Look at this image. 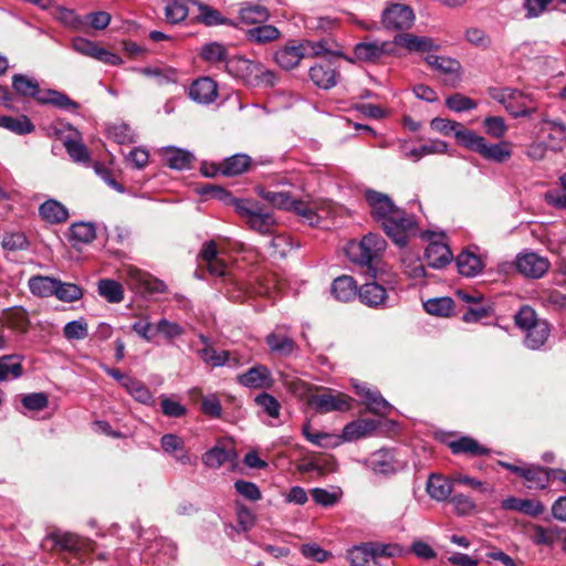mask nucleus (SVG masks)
Here are the masks:
<instances>
[{"mask_svg":"<svg viewBox=\"0 0 566 566\" xmlns=\"http://www.w3.org/2000/svg\"><path fill=\"white\" fill-rule=\"evenodd\" d=\"M65 149L69 156L75 163H87L90 160V153L87 147L80 140L66 138L64 140Z\"/></svg>","mask_w":566,"mask_h":566,"instance_id":"680f3d73","label":"nucleus"},{"mask_svg":"<svg viewBox=\"0 0 566 566\" xmlns=\"http://www.w3.org/2000/svg\"><path fill=\"white\" fill-rule=\"evenodd\" d=\"M453 305L454 302L451 297L431 298L423 304L429 314L437 316H449Z\"/></svg>","mask_w":566,"mask_h":566,"instance_id":"603ef678","label":"nucleus"},{"mask_svg":"<svg viewBox=\"0 0 566 566\" xmlns=\"http://www.w3.org/2000/svg\"><path fill=\"white\" fill-rule=\"evenodd\" d=\"M308 55V45H285L275 53L276 63L285 70L298 65L301 60Z\"/></svg>","mask_w":566,"mask_h":566,"instance_id":"f3484780","label":"nucleus"},{"mask_svg":"<svg viewBox=\"0 0 566 566\" xmlns=\"http://www.w3.org/2000/svg\"><path fill=\"white\" fill-rule=\"evenodd\" d=\"M424 60L430 67L449 75L451 77L452 85H455L461 81L462 66L458 60L436 54H428Z\"/></svg>","mask_w":566,"mask_h":566,"instance_id":"2eb2a0df","label":"nucleus"},{"mask_svg":"<svg viewBox=\"0 0 566 566\" xmlns=\"http://www.w3.org/2000/svg\"><path fill=\"white\" fill-rule=\"evenodd\" d=\"M427 492L430 497L444 501L452 492V481L439 474H431L427 482Z\"/></svg>","mask_w":566,"mask_h":566,"instance_id":"473e14b6","label":"nucleus"},{"mask_svg":"<svg viewBox=\"0 0 566 566\" xmlns=\"http://www.w3.org/2000/svg\"><path fill=\"white\" fill-rule=\"evenodd\" d=\"M40 216L50 223H62L67 220V209L56 200L50 199L39 208Z\"/></svg>","mask_w":566,"mask_h":566,"instance_id":"f704fd0d","label":"nucleus"},{"mask_svg":"<svg viewBox=\"0 0 566 566\" xmlns=\"http://www.w3.org/2000/svg\"><path fill=\"white\" fill-rule=\"evenodd\" d=\"M452 453H467L470 455H483L488 454L490 450L481 446L476 440L470 437H462L449 444Z\"/></svg>","mask_w":566,"mask_h":566,"instance_id":"58836bf2","label":"nucleus"},{"mask_svg":"<svg viewBox=\"0 0 566 566\" xmlns=\"http://www.w3.org/2000/svg\"><path fill=\"white\" fill-rule=\"evenodd\" d=\"M502 507L510 511H516L530 516H537L544 512V505L539 501L509 497L503 500Z\"/></svg>","mask_w":566,"mask_h":566,"instance_id":"c85d7f7f","label":"nucleus"},{"mask_svg":"<svg viewBox=\"0 0 566 566\" xmlns=\"http://www.w3.org/2000/svg\"><path fill=\"white\" fill-rule=\"evenodd\" d=\"M258 193L264 200L269 201L273 207L279 209L289 210L290 206L293 205V198L290 196L289 192L260 189Z\"/></svg>","mask_w":566,"mask_h":566,"instance_id":"5fc2aeb1","label":"nucleus"},{"mask_svg":"<svg viewBox=\"0 0 566 566\" xmlns=\"http://www.w3.org/2000/svg\"><path fill=\"white\" fill-rule=\"evenodd\" d=\"M352 398L343 392L326 390L323 394L311 395L308 405L318 413L332 411H346L350 408Z\"/></svg>","mask_w":566,"mask_h":566,"instance_id":"423d86ee","label":"nucleus"},{"mask_svg":"<svg viewBox=\"0 0 566 566\" xmlns=\"http://www.w3.org/2000/svg\"><path fill=\"white\" fill-rule=\"evenodd\" d=\"M413 22V10L407 4L392 3L381 14V23L388 30H408Z\"/></svg>","mask_w":566,"mask_h":566,"instance_id":"0eeeda50","label":"nucleus"},{"mask_svg":"<svg viewBox=\"0 0 566 566\" xmlns=\"http://www.w3.org/2000/svg\"><path fill=\"white\" fill-rule=\"evenodd\" d=\"M427 264L433 269H442L452 260V253L446 243L431 242L424 251Z\"/></svg>","mask_w":566,"mask_h":566,"instance_id":"4be33fe9","label":"nucleus"},{"mask_svg":"<svg viewBox=\"0 0 566 566\" xmlns=\"http://www.w3.org/2000/svg\"><path fill=\"white\" fill-rule=\"evenodd\" d=\"M386 245V241L380 234L370 232L359 242H349L346 248V254L353 263L366 266L367 273L371 277H376V270L371 263L381 255Z\"/></svg>","mask_w":566,"mask_h":566,"instance_id":"7ed1b4c3","label":"nucleus"},{"mask_svg":"<svg viewBox=\"0 0 566 566\" xmlns=\"http://www.w3.org/2000/svg\"><path fill=\"white\" fill-rule=\"evenodd\" d=\"M193 156L186 150L170 148L164 154L165 163L172 169L182 170L190 167Z\"/></svg>","mask_w":566,"mask_h":566,"instance_id":"49530a36","label":"nucleus"},{"mask_svg":"<svg viewBox=\"0 0 566 566\" xmlns=\"http://www.w3.org/2000/svg\"><path fill=\"white\" fill-rule=\"evenodd\" d=\"M548 336V323L545 321H539L526 331L525 344L531 349H537L544 345Z\"/></svg>","mask_w":566,"mask_h":566,"instance_id":"ea45409f","label":"nucleus"},{"mask_svg":"<svg viewBox=\"0 0 566 566\" xmlns=\"http://www.w3.org/2000/svg\"><path fill=\"white\" fill-rule=\"evenodd\" d=\"M310 77L321 88L328 90L336 85L337 74L331 64H316L310 69Z\"/></svg>","mask_w":566,"mask_h":566,"instance_id":"7c9ffc66","label":"nucleus"},{"mask_svg":"<svg viewBox=\"0 0 566 566\" xmlns=\"http://www.w3.org/2000/svg\"><path fill=\"white\" fill-rule=\"evenodd\" d=\"M416 227L413 216L406 213L400 208H397L394 213L385 219L381 226L385 233L401 248L407 245L409 235L416 231Z\"/></svg>","mask_w":566,"mask_h":566,"instance_id":"39448f33","label":"nucleus"},{"mask_svg":"<svg viewBox=\"0 0 566 566\" xmlns=\"http://www.w3.org/2000/svg\"><path fill=\"white\" fill-rule=\"evenodd\" d=\"M160 407H161V412L166 417L181 418L187 413V409L185 406H182L180 402H178L169 397H166V396L160 397Z\"/></svg>","mask_w":566,"mask_h":566,"instance_id":"69168bd1","label":"nucleus"},{"mask_svg":"<svg viewBox=\"0 0 566 566\" xmlns=\"http://www.w3.org/2000/svg\"><path fill=\"white\" fill-rule=\"evenodd\" d=\"M226 70L235 77L249 80L261 71V64L243 56H232L227 61Z\"/></svg>","mask_w":566,"mask_h":566,"instance_id":"aec40b11","label":"nucleus"},{"mask_svg":"<svg viewBox=\"0 0 566 566\" xmlns=\"http://www.w3.org/2000/svg\"><path fill=\"white\" fill-rule=\"evenodd\" d=\"M386 245V241L380 234L370 232L359 242H349L346 248V254L353 263L366 266L367 273L371 277H376V270L371 263L381 255Z\"/></svg>","mask_w":566,"mask_h":566,"instance_id":"20e7f679","label":"nucleus"},{"mask_svg":"<svg viewBox=\"0 0 566 566\" xmlns=\"http://www.w3.org/2000/svg\"><path fill=\"white\" fill-rule=\"evenodd\" d=\"M201 193H211L212 197L223 200L227 205L233 206L235 212L245 221L249 228L261 234H273L276 221L274 216L262 209L259 202L250 199L232 197L224 189L213 186L202 188Z\"/></svg>","mask_w":566,"mask_h":566,"instance_id":"f257e3e1","label":"nucleus"},{"mask_svg":"<svg viewBox=\"0 0 566 566\" xmlns=\"http://www.w3.org/2000/svg\"><path fill=\"white\" fill-rule=\"evenodd\" d=\"M270 350L279 356H290L297 348L295 342L286 333L276 328L265 337Z\"/></svg>","mask_w":566,"mask_h":566,"instance_id":"6ab92c4d","label":"nucleus"},{"mask_svg":"<svg viewBox=\"0 0 566 566\" xmlns=\"http://www.w3.org/2000/svg\"><path fill=\"white\" fill-rule=\"evenodd\" d=\"M379 426V422L373 419H357L347 423L342 437L346 441H354L370 436Z\"/></svg>","mask_w":566,"mask_h":566,"instance_id":"b1692460","label":"nucleus"},{"mask_svg":"<svg viewBox=\"0 0 566 566\" xmlns=\"http://www.w3.org/2000/svg\"><path fill=\"white\" fill-rule=\"evenodd\" d=\"M390 46L389 42H360L355 45L354 54L358 61L376 62L385 54L391 53Z\"/></svg>","mask_w":566,"mask_h":566,"instance_id":"dca6fc26","label":"nucleus"},{"mask_svg":"<svg viewBox=\"0 0 566 566\" xmlns=\"http://www.w3.org/2000/svg\"><path fill=\"white\" fill-rule=\"evenodd\" d=\"M96 237V229L90 222H76L69 228V240L76 243H90Z\"/></svg>","mask_w":566,"mask_h":566,"instance_id":"a19ab883","label":"nucleus"},{"mask_svg":"<svg viewBox=\"0 0 566 566\" xmlns=\"http://www.w3.org/2000/svg\"><path fill=\"white\" fill-rule=\"evenodd\" d=\"M139 72L143 75L155 77L160 85L177 81V72L170 67H143Z\"/></svg>","mask_w":566,"mask_h":566,"instance_id":"bf43d9fd","label":"nucleus"},{"mask_svg":"<svg viewBox=\"0 0 566 566\" xmlns=\"http://www.w3.org/2000/svg\"><path fill=\"white\" fill-rule=\"evenodd\" d=\"M459 273L464 276H474L482 270L480 258L471 252L463 251L457 258Z\"/></svg>","mask_w":566,"mask_h":566,"instance_id":"37998d69","label":"nucleus"},{"mask_svg":"<svg viewBox=\"0 0 566 566\" xmlns=\"http://www.w3.org/2000/svg\"><path fill=\"white\" fill-rule=\"evenodd\" d=\"M270 248L274 255L283 258L292 250V239L286 234H275L270 241Z\"/></svg>","mask_w":566,"mask_h":566,"instance_id":"774afa93","label":"nucleus"},{"mask_svg":"<svg viewBox=\"0 0 566 566\" xmlns=\"http://www.w3.org/2000/svg\"><path fill=\"white\" fill-rule=\"evenodd\" d=\"M187 2L189 0H167L165 7V14L167 21L170 23H179L186 19L188 15V7Z\"/></svg>","mask_w":566,"mask_h":566,"instance_id":"3c124183","label":"nucleus"},{"mask_svg":"<svg viewBox=\"0 0 566 566\" xmlns=\"http://www.w3.org/2000/svg\"><path fill=\"white\" fill-rule=\"evenodd\" d=\"M127 274L133 282H135L139 287L144 289L150 294H163L167 292V285L164 281L154 277L153 275L143 272L139 269L129 268Z\"/></svg>","mask_w":566,"mask_h":566,"instance_id":"412c9836","label":"nucleus"},{"mask_svg":"<svg viewBox=\"0 0 566 566\" xmlns=\"http://www.w3.org/2000/svg\"><path fill=\"white\" fill-rule=\"evenodd\" d=\"M235 452L232 448L214 446L202 454V463L211 469H219L227 462L233 461Z\"/></svg>","mask_w":566,"mask_h":566,"instance_id":"2f4dec72","label":"nucleus"},{"mask_svg":"<svg viewBox=\"0 0 566 566\" xmlns=\"http://www.w3.org/2000/svg\"><path fill=\"white\" fill-rule=\"evenodd\" d=\"M63 333L69 340L84 339L88 335V326L83 319L72 321L64 326Z\"/></svg>","mask_w":566,"mask_h":566,"instance_id":"e2e57ef3","label":"nucleus"},{"mask_svg":"<svg viewBox=\"0 0 566 566\" xmlns=\"http://www.w3.org/2000/svg\"><path fill=\"white\" fill-rule=\"evenodd\" d=\"M391 44L400 46L409 53H427L440 49V44L432 38L420 36L408 32H401L395 35Z\"/></svg>","mask_w":566,"mask_h":566,"instance_id":"6e6552de","label":"nucleus"},{"mask_svg":"<svg viewBox=\"0 0 566 566\" xmlns=\"http://www.w3.org/2000/svg\"><path fill=\"white\" fill-rule=\"evenodd\" d=\"M485 132L493 138H501L505 135L507 126L501 116H489L483 120Z\"/></svg>","mask_w":566,"mask_h":566,"instance_id":"0e129e2a","label":"nucleus"},{"mask_svg":"<svg viewBox=\"0 0 566 566\" xmlns=\"http://www.w3.org/2000/svg\"><path fill=\"white\" fill-rule=\"evenodd\" d=\"M200 56L209 63H224L230 59L228 57L227 48L218 42H211L202 46Z\"/></svg>","mask_w":566,"mask_h":566,"instance_id":"09e8293b","label":"nucleus"},{"mask_svg":"<svg viewBox=\"0 0 566 566\" xmlns=\"http://www.w3.org/2000/svg\"><path fill=\"white\" fill-rule=\"evenodd\" d=\"M455 138L460 145L479 154L485 160L503 164L512 157V144L507 140L489 144L483 136L470 129L458 130Z\"/></svg>","mask_w":566,"mask_h":566,"instance_id":"f03ea898","label":"nucleus"},{"mask_svg":"<svg viewBox=\"0 0 566 566\" xmlns=\"http://www.w3.org/2000/svg\"><path fill=\"white\" fill-rule=\"evenodd\" d=\"M311 495L316 504L328 507L335 505L340 500L342 491L339 489L327 491L315 488L311 490Z\"/></svg>","mask_w":566,"mask_h":566,"instance_id":"13d9d810","label":"nucleus"},{"mask_svg":"<svg viewBox=\"0 0 566 566\" xmlns=\"http://www.w3.org/2000/svg\"><path fill=\"white\" fill-rule=\"evenodd\" d=\"M365 199L370 207L373 218L381 226L394 211L398 208L386 193L368 189L365 192Z\"/></svg>","mask_w":566,"mask_h":566,"instance_id":"9d476101","label":"nucleus"},{"mask_svg":"<svg viewBox=\"0 0 566 566\" xmlns=\"http://www.w3.org/2000/svg\"><path fill=\"white\" fill-rule=\"evenodd\" d=\"M98 293L109 303H119L124 298L122 284L109 279H104L98 282Z\"/></svg>","mask_w":566,"mask_h":566,"instance_id":"de8ad7c7","label":"nucleus"},{"mask_svg":"<svg viewBox=\"0 0 566 566\" xmlns=\"http://www.w3.org/2000/svg\"><path fill=\"white\" fill-rule=\"evenodd\" d=\"M449 109L461 113L476 108V102L460 93H454L446 99Z\"/></svg>","mask_w":566,"mask_h":566,"instance_id":"052dcab7","label":"nucleus"},{"mask_svg":"<svg viewBox=\"0 0 566 566\" xmlns=\"http://www.w3.org/2000/svg\"><path fill=\"white\" fill-rule=\"evenodd\" d=\"M355 391L364 399L367 410L378 416H387L392 406L381 396L377 389H371L367 385H355Z\"/></svg>","mask_w":566,"mask_h":566,"instance_id":"f8f14e48","label":"nucleus"},{"mask_svg":"<svg viewBox=\"0 0 566 566\" xmlns=\"http://www.w3.org/2000/svg\"><path fill=\"white\" fill-rule=\"evenodd\" d=\"M553 471L539 465H526L523 479L528 483L530 489L543 490L548 486Z\"/></svg>","mask_w":566,"mask_h":566,"instance_id":"72a5a7b5","label":"nucleus"},{"mask_svg":"<svg viewBox=\"0 0 566 566\" xmlns=\"http://www.w3.org/2000/svg\"><path fill=\"white\" fill-rule=\"evenodd\" d=\"M358 287L355 280L349 275L336 277L331 286V293L336 301L350 302L357 297Z\"/></svg>","mask_w":566,"mask_h":566,"instance_id":"5701e85b","label":"nucleus"},{"mask_svg":"<svg viewBox=\"0 0 566 566\" xmlns=\"http://www.w3.org/2000/svg\"><path fill=\"white\" fill-rule=\"evenodd\" d=\"M347 559L352 566H381L380 562L375 559L369 542L349 548L347 551Z\"/></svg>","mask_w":566,"mask_h":566,"instance_id":"a878e982","label":"nucleus"},{"mask_svg":"<svg viewBox=\"0 0 566 566\" xmlns=\"http://www.w3.org/2000/svg\"><path fill=\"white\" fill-rule=\"evenodd\" d=\"M22 358L20 355H4L0 357V381H6L10 377L17 379L23 375Z\"/></svg>","mask_w":566,"mask_h":566,"instance_id":"e433bc0d","label":"nucleus"},{"mask_svg":"<svg viewBox=\"0 0 566 566\" xmlns=\"http://www.w3.org/2000/svg\"><path fill=\"white\" fill-rule=\"evenodd\" d=\"M280 36L281 32L276 27L265 23L258 24L245 32L247 40L255 44L270 43L277 40Z\"/></svg>","mask_w":566,"mask_h":566,"instance_id":"c756f323","label":"nucleus"},{"mask_svg":"<svg viewBox=\"0 0 566 566\" xmlns=\"http://www.w3.org/2000/svg\"><path fill=\"white\" fill-rule=\"evenodd\" d=\"M54 296L62 302L71 303L82 298L83 290L74 283H66L57 280Z\"/></svg>","mask_w":566,"mask_h":566,"instance_id":"8fccbe9b","label":"nucleus"},{"mask_svg":"<svg viewBox=\"0 0 566 566\" xmlns=\"http://www.w3.org/2000/svg\"><path fill=\"white\" fill-rule=\"evenodd\" d=\"M254 402L271 418H279L281 411V403L279 400L268 394L261 392L254 398Z\"/></svg>","mask_w":566,"mask_h":566,"instance_id":"4d7b16f0","label":"nucleus"},{"mask_svg":"<svg viewBox=\"0 0 566 566\" xmlns=\"http://www.w3.org/2000/svg\"><path fill=\"white\" fill-rule=\"evenodd\" d=\"M123 386L135 400L144 405H153L155 402L153 394L142 381L126 378Z\"/></svg>","mask_w":566,"mask_h":566,"instance_id":"c03bdc74","label":"nucleus"},{"mask_svg":"<svg viewBox=\"0 0 566 566\" xmlns=\"http://www.w3.org/2000/svg\"><path fill=\"white\" fill-rule=\"evenodd\" d=\"M251 158L245 154H235L220 163L218 170L221 175L233 177L243 174L249 169Z\"/></svg>","mask_w":566,"mask_h":566,"instance_id":"bb28decb","label":"nucleus"},{"mask_svg":"<svg viewBox=\"0 0 566 566\" xmlns=\"http://www.w3.org/2000/svg\"><path fill=\"white\" fill-rule=\"evenodd\" d=\"M190 3L196 6L198 8L199 14L196 17V19L199 22H202L203 24L208 27L212 25H220V24H227L231 27H235V23L231 20L223 18L221 13L213 9L212 7L200 2L199 0H189Z\"/></svg>","mask_w":566,"mask_h":566,"instance_id":"cd10ccee","label":"nucleus"},{"mask_svg":"<svg viewBox=\"0 0 566 566\" xmlns=\"http://www.w3.org/2000/svg\"><path fill=\"white\" fill-rule=\"evenodd\" d=\"M515 263L517 271L524 276L531 279L542 277L549 268L548 260L534 252H526L517 255Z\"/></svg>","mask_w":566,"mask_h":566,"instance_id":"1a4fd4ad","label":"nucleus"},{"mask_svg":"<svg viewBox=\"0 0 566 566\" xmlns=\"http://www.w3.org/2000/svg\"><path fill=\"white\" fill-rule=\"evenodd\" d=\"M375 555V559L377 562L380 558H391L403 556L408 553V549L397 543H380V542H369Z\"/></svg>","mask_w":566,"mask_h":566,"instance_id":"a18cd8bd","label":"nucleus"},{"mask_svg":"<svg viewBox=\"0 0 566 566\" xmlns=\"http://www.w3.org/2000/svg\"><path fill=\"white\" fill-rule=\"evenodd\" d=\"M50 538L64 551L82 549L81 539L75 533H51Z\"/></svg>","mask_w":566,"mask_h":566,"instance_id":"6e6d98bb","label":"nucleus"},{"mask_svg":"<svg viewBox=\"0 0 566 566\" xmlns=\"http://www.w3.org/2000/svg\"><path fill=\"white\" fill-rule=\"evenodd\" d=\"M23 407L31 411H41L49 405L48 396L44 392H32L23 396Z\"/></svg>","mask_w":566,"mask_h":566,"instance_id":"338daca9","label":"nucleus"},{"mask_svg":"<svg viewBox=\"0 0 566 566\" xmlns=\"http://www.w3.org/2000/svg\"><path fill=\"white\" fill-rule=\"evenodd\" d=\"M238 382L251 389H270L274 379L271 370L264 365H255L238 376Z\"/></svg>","mask_w":566,"mask_h":566,"instance_id":"9b49d317","label":"nucleus"},{"mask_svg":"<svg viewBox=\"0 0 566 566\" xmlns=\"http://www.w3.org/2000/svg\"><path fill=\"white\" fill-rule=\"evenodd\" d=\"M0 127L6 128L18 135H27L34 130V125L28 116L21 115L18 117L0 116Z\"/></svg>","mask_w":566,"mask_h":566,"instance_id":"79ce46f5","label":"nucleus"},{"mask_svg":"<svg viewBox=\"0 0 566 566\" xmlns=\"http://www.w3.org/2000/svg\"><path fill=\"white\" fill-rule=\"evenodd\" d=\"M161 448L165 452L171 454L181 464H189L190 457L185 449V441L182 438L167 433L160 439Z\"/></svg>","mask_w":566,"mask_h":566,"instance_id":"393cba45","label":"nucleus"},{"mask_svg":"<svg viewBox=\"0 0 566 566\" xmlns=\"http://www.w3.org/2000/svg\"><path fill=\"white\" fill-rule=\"evenodd\" d=\"M56 284L57 279L44 275H34L28 281L31 293L38 297L53 296Z\"/></svg>","mask_w":566,"mask_h":566,"instance_id":"4c0bfd02","label":"nucleus"},{"mask_svg":"<svg viewBox=\"0 0 566 566\" xmlns=\"http://www.w3.org/2000/svg\"><path fill=\"white\" fill-rule=\"evenodd\" d=\"M239 19L242 23L258 25L270 19V12L264 6L248 3L240 9Z\"/></svg>","mask_w":566,"mask_h":566,"instance_id":"c9c22d12","label":"nucleus"},{"mask_svg":"<svg viewBox=\"0 0 566 566\" xmlns=\"http://www.w3.org/2000/svg\"><path fill=\"white\" fill-rule=\"evenodd\" d=\"M33 98H35L40 104H52L55 107L63 109L76 111L80 107L77 102L72 101L64 93L54 90H41L40 86H38Z\"/></svg>","mask_w":566,"mask_h":566,"instance_id":"a211bd4d","label":"nucleus"},{"mask_svg":"<svg viewBox=\"0 0 566 566\" xmlns=\"http://www.w3.org/2000/svg\"><path fill=\"white\" fill-rule=\"evenodd\" d=\"M189 97L199 104H210L218 96V85L210 77H200L189 87Z\"/></svg>","mask_w":566,"mask_h":566,"instance_id":"4468645a","label":"nucleus"},{"mask_svg":"<svg viewBox=\"0 0 566 566\" xmlns=\"http://www.w3.org/2000/svg\"><path fill=\"white\" fill-rule=\"evenodd\" d=\"M357 297L364 305L375 308L386 306L388 301L387 290L375 281L363 284L358 289Z\"/></svg>","mask_w":566,"mask_h":566,"instance_id":"ddd939ff","label":"nucleus"},{"mask_svg":"<svg viewBox=\"0 0 566 566\" xmlns=\"http://www.w3.org/2000/svg\"><path fill=\"white\" fill-rule=\"evenodd\" d=\"M39 83L23 74H15L12 77V87L21 96L33 97Z\"/></svg>","mask_w":566,"mask_h":566,"instance_id":"864d4df0","label":"nucleus"}]
</instances>
